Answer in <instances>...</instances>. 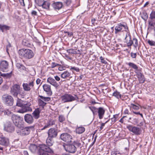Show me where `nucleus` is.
<instances>
[{
  "mask_svg": "<svg viewBox=\"0 0 155 155\" xmlns=\"http://www.w3.org/2000/svg\"><path fill=\"white\" fill-rule=\"evenodd\" d=\"M18 53L21 57L27 59L33 58L34 55L33 51L28 49L22 48L20 49L18 51Z\"/></svg>",
  "mask_w": 155,
  "mask_h": 155,
  "instance_id": "obj_1",
  "label": "nucleus"
},
{
  "mask_svg": "<svg viewBox=\"0 0 155 155\" xmlns=\"http://www.w3.org/2000/svg\"><path fill=\"white\" fill-rule=\"evenodd\" d=\"M39 153L40 155H51L54 153V151L45 144H42L39 145Z\"/></svg>",
  "mask_w": 155,
  "mask_h": 155,
  "instance_id": "obj_2",
  "label": "nucleus"
},
{
  "mask_svg": "<svg viewBox=\"0 0 155 155\" xmlns=\"http://www.w3.org/2000/svg\"><path fill=\"white\" fill-rule=\"evenodd\" d=\"M11 119L13 124L18 127H21L23 125V120L22 117L15 114H13L11 117Z\"/></svg>",
  "mask_w": 155,
  "mask_h": 155,
  "instance_id": "obj_3",
  "label": "nucleus"
},
{
  "mask_svg": "<svg viewBox=\"0 0 155 155\" xmlns=\"http://www.w3.org/2000/svg\"><path fill=\"white\" fill-rule=\"evenodd\" d=\"M61 99L62 101L64 103H66L71 102L78 99L76 95H74V96L70 94H65L61 97Z\"/></svg>",
  "mask_w": 155,
  "mask_h": 155,
  "instance_id": "obj_4",
  "label": "nucleus"
},
{
  "mask_svg": "<svg viewBox=\"0 0 155 155\" xmlns=\"http://www.w3.org/2000/svg\"><path fill=\"white\" fill-rule=\"evenodd\" d=\"M128 27V26L126 23H118L115 27V33L117 34L120 32H123L125 30H127Z\"/></svg>",
  "mask_w": 155,
  "mask_h": 155,
  "instance_id": "obj_5",
  "label": "nucleus"
},
{
  "mask_svg": "<svg viewBox=\"0 0 155 155\" xmlns=\"http://www.w3.org/2000/svg\"><path fill=\"white\" fill-rule=\"evenodd\" d=\"M38 97H40V98L38 99V102L39 106L40 107L43 109L47 104L46 102H48L51 100V98L49 97H45L40 95L38 96Z\"/></svg>",
  "mask_w": 155,
  "mask_h": 155,
  "instance_id": "obj_6",
  "label": "nucleus"
},
{
  "mask_svg": "<svg viewBox=\"0 0 155 155\" xmlns=\"http://www.w3.org/2000/svg\"><path fill=\"white\" fill-rule=\"evenodd\" d=\"M125 43L127 44V46L128 47H131L132 45L135 48H136L138 45L137 39L135 38H134L132 39L131 38H129L125 40Z\"/></svg>",
  "mask_w": 155,
  "mask_h": 155,
  "instance_id": "obj_7",
  "label": "nucleus"
},
{
  "mask_svg": "<svg viewBox=\"0 0 155 155\" xmlns=\"http://www.w3.org/2000/svg\"><path fill=\"white\" fill-rule=\"evenodd\" d=\"M127 128L129 131L136 135H139L141 133L142 130L141 128L137 127L131 125H128L127 126Z\"/></svg>",
  "mask_w": 155,
  "mask_h": 155,
  "instance_id": "obj_8",
  "label": "nucleus"
},
{
  "mask_svg": "<svg viewBox=\"0 0 155 155\" xmlns=\"http://www.w3.org/2000/svg\"><path fill=\"white\" fill-rule=\"evenodd\" d=\"M31 105V103L28 101H26L21 109H19L18 112L21 113H23L28 112L31 111L32 109L30 107Z\"/></svg>",
  "mask_w": 155,
  "mask_h": 155,
  "instance_id": "obj_9",
  "label": "nucleus"
},
{
  "mask_svg": "<svg viewBox=\"0 0 155 155\" xmlns=\"http://www.w3.org/2000/svg\"><path fill=\"white\" fill-rule=\"evenodd\" d=\"M34 81L31 80L27 83H23L22 84L23 88L24 91H28L31 89H34Z\"/></svg>",
  "mask_w": 155,
  "mask_h": 155,
  "instance_id": "obj_10",
  "label": "nucleus"
},
{
  "mask_svg": "<svg viewBox=\"0 0 155 155\" xmlns=\"http://www.w3.org/2000/svg\"><path fill=\"white\" fill-rule=\"evenodd\" d=\"M34 130V126H28L21 129L20 131V133L22 136L27 135L30 134L31 131H33Z\"/></svg>",
  "mask_w": 155,
  "mask_h": 155,
  "instance_id": "obj_11",
  "label": "nucleus"
},
{
  "mask_svg": "<svg viewBox=\"0 0 155 155\" xmlns=\"http://www.w3.org/2000/svg\"><path fill=\"white\" fill-rule=\"evenodd\" d=\"M64 146L65 150L70 153H74L77 150L76 147L73 144H66Z\"/></svg>",
  "mask_w": 155,
  "mask_h": 155,
  "instance_id": "obj_12",
  "label": "nucleus"
},
{
  "mask_svg": "<svg viewBox=\"0 0 155 155\" xmlns=\"http://www.w3.org/2000/svg\"><path fill=\"white\" fill-rule=\"evenodd\" d=\"M58 130L55 128H50L48 131V137L53 138H56L58 134Z\"/></svg>",
  "mask_w": 155,
  "mask_h": 155,
  "instance_id": "obj_13",
  "label": "nucleus"
},
{
  "mask_svg": "<svg viewBox=\"0 0 155 155\" xmlns=\"http://www.w3.org/2000/svg\"><path fill=\"white\" fill-rule=\"evenodd\" d=\"M11 92L15 97H17L21 93L20 86L17 84L14 85L11 88Z\"/></svg>",
  "mask_w": 155,
  "mask_h": 155,
  "instance_id": "obj_14",
  "label": "nucleus"
},
{
  "mask_svg": "<svg viewBox=\"0 0 155 155\" xmlns=\"http://www.w3.org/2000/svg\"><path fill=\"white\" fill-rule=\"evenodd\" d=\"M61 139L64 141L69 143L71 142L72 139L71 136L67 133H64L61 134L60 135Z\"/></svg>",
  "mask_w": 155,
  "mask_h": 155,
  "instance_id": "obj_15",
  "label": "nucleus"
},
{
  "mask_svg": "<svg viewBox=\"0 0 155 155\" xmlns=\"http://www.w3.org/2000/svg\"><path fill=\"white\" fill-rule=\"evenodd\" d=\"M8 67V63L6 61H2L0 63V70L3 72L7 71Z\"/></svg>",
  "mask_w": 155,
  "mask_h": 155,
  "instance_id": "obj_16",
  "label": "nucleus"
},
{
  "mask_svg": "<svg viewBox=\"0 0 155 155\" xmlns=\"http://www.w3.org/2000/svg\"><path fill=\"white\" fill-rule=\"evenodd\" d=\"M1 99L3 103L6 105H10V95L5 94L2 96Z\"/></svg>",
  "mask_w": 155,
  "mask_h": 155,
  "instance_id": "obj_17",
  "label": "nucleus"
},
{
  "mask_svg": "<svg viewBox=\"0 0 155 155\" xmlns=\"http://www.w3.org/2000/svg\"><path fill=\"white\" fill-rule=\"evenodd\" d=\"M43 88L48 96H51L52 94V90L51 89V85L47 84H45L43 85Z\"/></svg>",
  "mask_w": 155,
  "mask_h": 155,
  "instance_id": "obj_18",
  "label": "nucleus"
},
{
  "mask_svg": "<svg viewBox=\"0 0 155 155\" xmlns=\"http://www.w3.org/2000/svg\"><path fill=\"white\" fill-rule=\"evenodd\" d=\"M24 119L25 121L28 124L33 123L34 121L32 116L30 114H26L24 116Z\"/></svg>",
  "mask_w": 155,
  "mask_h": 155,
  "instance_id": "obj_19",
  "label": "nucleus"
},
{
  "mask_svg": "<svg viewBox=\"0 0 155 155\" xmlns=\"http://www.w3.org/2000/svg\"><path fill=\"white\" fill-rule=\"evenodd\" d=\"M47 82L55 87L56 89L59 87L60 85L53 78L49 77L47 80Z\"/></svg>",
  "mask_w": 155,
  "mask_h": 155,
  "instance_id": "obj_20",
  "label": "nucleus"
},
{
  "mask_svg": "<svg viewBox=\"0 0 155 155\" xmlns=\"http://www.w3.org/2000/svg\"><path fill=\"white\" fill-rule=\"evenodd\" d=\"M52 6L55 10H59L63 7V5L61 2H57L53 3Z\"/></svg>",
  "mask_w": 155,
  "mask_h": 155,
  "instance_id": "obj_21",
  "label": "nucleus"
},
{
  "mask_svg": "<svg viewBox=\"0 0 155 155\" xmlns=\"http://www.w3.org/2000/svg\"><path fill=\"white\" fill-rule=\"evenodd\" d=\"M41 111V110L39 108L35 109L32 113V116L34 119H38L40 117Z\"/></svg>",
  "mask_w": 155,
  "mask_h": 155,
  "instance_id": "obj_22",
  "label": "nucleus"
},
{
  "mask_svg": "<svg viewBox=\"0 0 155 155\" xmlns=\"http://www.w3.org/2000/svg\"><path fill=\"white\" fill-rule=\"evenodd\" d=\"M97 114L99 118L101 119L103 117L105 114V110L104 108L102 107H99L98 108Z\"/></svg>",
  "mask_w": 155,
  "mask_h": 155,
  "instance_id": "obj_23",
  "label": "nucleus"
},
{
  "mask_svg": "<svg viewBox=\"0 0 155 155\" xmlns=\"http://www.w3.org/2000/svg\"><path fill=\"white\" fill-rule=\"evenodd\" d=\"M136 73L140 83H143L145 81L144 75L140 72H136Z\"/></svg>",
  "mask_w": 155,
  "mask_h": 155,
  "instance_id": "obj_24",
  "label": "nucleus"
},
{
  "mask_svg": "<svg viewBox=\"0 0 155 155\" xmlns=\"http://www.w3.org/2000/svg\"><path fill=\"white\" fill-rule=\"evenodd\" d=\"M29 149L32 152L34 153L39 150V147H38L35 144H31L29 147Z\"/></svg>",
  "mask_w": 155,
  "mask_h": 155,
  "instance_id": "obj_25",
  "label": "nucleus"
},
{
  "mask_svg": "<svg viewBox=\"0 0 155 155\" xmlns=\"http://www.w3.org/2000/svg\"><path fill=\"white\" fill-rule=\"evenodd\" d=\"M9 140L2 136H0V144L7 145Z\"/></svg>",
  "mask_w": 155,
  "mask_h": 155,
  "instance_id": "obj_26",
  "label": "nucleus"
},
{
  "mask_svg": "<svg viewBox=\"0 0 155 155\" xmlns=\"http://www.w3.org/2000/svg\"><path fill=\"white\" fill-rule=\"evenodd\" d=\"M53 138L48 137L46 140V143L47 146L49 147L53 145L54 143V141L53 140Z\"/></svg>",
  "mask_w": 155,
  "mask_h": 155,
  "instance_id": "obj_27",
  "label": "nucleus"
},
{
  "mask_svg": "<svg viewBox=\"0 0 155 155\" xmlns=\"http://www.w3.org/2000/svg\"><path fill=\"white\" fill-rule=\"evenodd\" d=\"M10 29V27L9 26L5 25L0 24V30L2 32H6L7 31L9 30Z\"/></svg>",
  "mask_w": 155,
  "mask_h": 155,
  "instance_id": "obj_28",
  "label": "nucleus"
},
{
  "mask_svg": "<svg viewBox=\"0 0 155 155\" xmlns=\"http://www.w3.org/2000/svg\"><path fill=\"white\" fill-rule=\"evenodd\" d=\"M22 44L24 46L28 47H31L32 45L29 41L26 39H24L23 40Z\"/></svg>",
  "mask_w": 155,
  "mask_h": 155,
  "instance_id": "obj_29",
  "label": "nucleus"
},
{
  "mask_svg": "<svg viewBox=\"0 0 155 155\" xmlns=\"http://www.w3.org/2000/svg\"><path fill=\"white\" fill-rule=\"evenodd\" d=\"M71 74V73L68 71H64L63 73L61 74V77L63 78H67L70 77Z\"/></svg>",
  "mask_w": 155,
  "mask_h": 155,
  "instance_id": "obj_30",
  "label": "nucleus"
},
{
  "mask_svg": "<svg viewBox=\"0 0 155 155\" xmlns=\"http://www.w3.org/2000/svg\"><path fill=\"white\" fill-rule=\"evenodd\" d=\"M26 101L18 98L17 101L16 105L21 107V108L23 106L25 105V103Z\"/></svg>",
  "mask_w": 155,
  "mask_h": 155,
  "instance_id": "obj_31",
  "label": "nucleus"
},
{
  "mask_svg": "<svg viewBox=\"0 0 155 155\" xmlns=\"http://www.w3.org/2000/svg\"><path fill=\"white\" fill-rule=\"evenodd\" d=\"M4 130L6 132L9 133L10 132V122H7L4 124Z\"/></svg>",
  "mask_w": 155,
  "mask_h": 155,
  "instance_id": "obj_32",
  "label": "nucleus"
},
{
  "mask_svg": "<svg viewBox=\"0 0 155 155\" xmlns=\"http://www.w3.org/2000/svg\"><path fill=\"white\" fill-rule=\"evenodd\" d=\"M42 4L41 6L43 8L47 10L49 9L50 4L48 2L45 1Z\"/></svg>",
  "mask_w": 155,
  "mask_h": 155,
  "instance_id": "obj_33",
  "label": "nucleus"
},
{
  "mask_svg": "<svg viewBox=\"0 0 155 155\" xmlns=\"http://www.w3.org/2000/svg\"><path fill=\"white\" fill-rule=\"evenodd\" d=\"M85 130V129L83 127H79L77 128L76 130V132L77 134H81L83 133Z\"/></svg>",
  "mask_w": 155,
  "mask_h": 155,
  "instance_id": "obj_34",
  "label": "nucleus"
},
{
  "mask_svg": "<svg viewBox=\"0 0 155 155\" xmlns=\"http://www.w3.org/2000/svg\"><path fill=\"white\" fill-rule=\"evenodd\" d=\"M112 96H114L118 99H121V95L119 92L117 91H116L113 93Z\"/></svg>",
  "mask_w": 155,
  "mask_h": 155,
  "instance_id": "obj_35",
  "label": "nucleus"
},
{
  "mask_svg": "<svg viewBox=\"0 0 155 155\" xmlns=\"http://www.w3.org/2000/svg\"><path fill=\"white\" fill-rule=\"evenodd\" d=\"M89 108L92 112L94 115H97V114L98 108H96L95 107H92L89 106L88 107Z\"/></svg>",
  "mask_w": 155,
  "mask_h": 155,
  "instance_id": "obj_36",
  "label": "nucleus"
},
{
  "mask_svg": "<svg viewBox=\"0 0 155 155\" xmlns=\"http://www.w3.org/2000/svg\"><path fill=\"white\" fill-rule=\"evenodd\" d=\"M126 64L130 67L136 70H137L138 67L137 65L133 63L129 62L127 63Z\"/></svg>",
  "mask_w": 155,
  "mask_h": 155,
  "instance_id": "obj_37",
  "label": "nucleus"
},
{
  "mask_svg": "<svg viewBox=\"0 0 155 155\" xmlns=\"http://www.w3.org/2000/svg\"><path fill=\"white\" fill-rule=\"evenodd\" d=\"M124 31L127 32L125 40L128 39L129 38H131V35L130 32V31L128 27L127 30H126Z\"/></svg>",
  "mask_w": 155,
  "mask_h": 155,
  "instance_id": "obj_38",
  "label": "nucleus"
},
{
  "mask_svg": "<svg viewBox=\"0 0 155 155\" xmlns=\"http://www.w3.org/2000/svg\"><path fill=\"white\" fill-rule=\"evenodd\" d=\"M150 20H149V25L150 27H154L155 25V21L153 20L154 19H150Z\"/></svg>",
  "mask_w": 155,
  "mask_h": 155,
  "instance_id": "obj_39",
  "label": "nucleus"
},
{
  "mask_svg": "<svg viewBox=\"0 0 155 155\" xmlns=\"http://www.w3.org/2000/svg\"><path fill=\"white\" fill-rule=\"evenodd\" d=\"M67 52L70 54H77V51L74 50L73 49H70L67 50Z\"/></svg>",
  "mask_w": 155,
  "mask_h": 155,
  "instance_id": "obj_40",
  "label": "nucleus"
},
{
  "mask_svg": "<svg viewBox=\"0 0 155 155\" xmlns=\"http://www.w3.org/2000/svg\"><path fill=\"white\" fill-rule=\"evenodd\" d=\"M142 18L144 20H146L148 18V15L146 12H143L141 15Z\"/></svg>",
  "mask_w": 155,
  "mask_h": 155,
  "instance_id": "obj_41",
  "label": "nucleus"
},
{
  "mask_svg": "<svg viewBox=\"0 0 155 155\" xmlns=\"http://www.w3.org/2000/svg\"><path fill=\"white\" fill-rule=\"evenodd\" d=\"M44 1V0H35V2L36 4L39 6H41Z\"/></svg>",
  "mask_w": 155,
  "mask_h": 155,
  "instance_id": "obj_42",
  "label": "nucleus"
},
{
  "mask_svg": "<svg viewBox=\"0 0 155 155\" xmlns=\"http://www.w3.org/2000/svg\"><path fill=\"white\" fill-rule=\"evenodd\" d=\"M65 120V118L63 115H59L58 117V121L61 123L63 122Z\"/></svg>",
  "mask_w": 155,
  "mask_h": 155,
  "instance_id": "obj_43",
  "label": "nucleus"
},
{
  "mask_svg": "<svg viewBox=\"0 0 155 155\" xmlns=\"http://www.w3.org/2000/svg\"><path fill=\"white\" fill-rule=\"evenodd\" d=\"M47 124L49 127L50 126L55 124V121L54 120H50L48 122Z\"/></svg>",
  "mask_w": 155,
  "mask_h": 155,
  "instance_id": "obj_44",
  "label": "nucleus"
},
{
  "mask_svg": "<svg viewBox=\"0 0 155 155\" xmlns=\"http://www.w3.org/2000/svg\"><path fill=\"white\" fill-rule=\"evenodd\" d=\"M0 75L6 78H10V73L2 74L0 72Z\"/></svg>",
  "mask_w": 155,
  "mask_h": 155,
  "instance_id": "obj_45",
  "label": "nucleus"
},
{
  "mask_svg": "<svg viewBox=\"0 0 155 155\" xmlns=\"http://www.w3.org/2000/svg\"><path fill=\"white\" fill-rule=\"evenodd\" d=\"M73 145L78 147H81V143L79 141L77 140L74 141L73 143Z\"/></svg>",
  "mask_w": 155,
  "mask_h": 155,
  "instance_id": "obj_46",
  "label": "nucleus"
},
{
  "mask_svg": "<svg viewBox=\"0 0 155 155\" xmlns=\"http://www.w3.org/2000/svg\"><path fill=\"white\" fill-rule=\"evenodd\" d=\"M150 19L155 18V11H152L150 15Z\"/></svg>",
  "mask_w": 155,
  "mask_h": 155,
  "instance_id": "obj_47",
  "label": "nucleus"
},
{
  "mask_svg": "<svg viewBox=\"0 0 155 155\" xmlns=\"http://www.w3.org/2000/svg\"><path fill=\"white\" fill-rule=\"evenodd\" d=\"M100 59L101 60V62L103 64H107V62L105 60L104 58H103L102 56H101L100 57Z\"/></svg>",
  "mask_w": 155,
  "mask_h": 155,
  "instance_id": "obj_48",
  "label": "nucleus"
},
{
  "mask_svg": "<svg viewBox=\"0 0 155 155\" xmlns=\"http://www.w3.org/2000/svg\"><path fill=\"white\" fill-rule=\"evenodd\" d=\"M131 107H132V108H133L135 110H137L139 109V106H137L133 104H131Z\"/></svg>",
  "mask_w": 155,
  "mask_h": 155,
  "instance_id": "obj_49",
  "label": "nucleus"
},
{
  "mask_svg": "<svg viewBox=\"0 0 155 155\" xmlns=\"http://www.w3.org/2000/svg\"><path fill=\"white\" fill-rule=\"evenodd\" d=\"M59 65H60V64H58L57 63L54 62H52L51 64V68H53L57 66H59Z\"/></svg>",
  "mask_w": 155,
  "mask_h": 155,
  "instance_id": "obj_50",
  "label": "nucleus"
},
{
  "mask_svg": "<svg viewBox=\"0 0 155 155\" xmlns=\"http://www.w3.org/2000/svg\"><path fill=\"white\" fill-rule=\"evenodd\" d=\"M147 42L150 45L155 46V42L154 41L148 40Z\"/></svg>",
  "mask_w": 155,
  "mask_h": 155,
  "instance_id": "obj_51",
  "label": "nucleus"
},
{
  "mask_svg": "<svg viewBox=\"0 0 155 155\" xmlns=\"http://www.w3.org/2000/svg\"><path fill=\"white\" fill-rule=\"evenodd\" d=\"M111 155H122L121 153L117 151H113L111 152Z\"/></svg>",
  "mask_w": 155,
  "mask_h": 155,
  "instance_id": "obj_52",
  "label": "nucleus"
},
{
  "mask_svg": "<svg viewBox=\"0 0 155 155\" xmlns=\"http://www.w3.org/2000/svg\"><path fill=\"white\" fill-rule=\"evenodd\" d=\"M64 3L67 6L70 5L71 3V0H64Z\"/></svg>",
  "mask_w": 155,
  "mask_h": 155,
  "instance_id": "obj_53",
  "label": "nucleus"
},
{
  "mask_svg": "<svg viewBox=\"0 0 155 155\" xmlns=\"http://www.w3.org/2000/svg\"><path fill=\"white\" fill-rule=\"evenodd\" d=\"M64 33H67L68 36L69 37H71L73 35V33L72 32H69L67 31H64Z\"/></svg>",
  "mask_w": 155,
  "mask_h": 155,
  "instance_id": "obj_54",
  "label": "nucleus"
},
{
  "mask_svg": "<svg viewBox=\"0 0 155 155\" xmlns=\"http://www.w3.org/2000/svg\"><path fill=\"white\" fill-rule=\"evenodd\" d=\"M70 69L71 70H74L77 72H79L80 71L79 69L78 68L76 67H71Z\"/></svg>",
  "mask_w": 155,
  "mask_h": 155,
  "instance_id": "obj_55",
  "label": "nucleus"
},
{
  "mask_svg": "<svg viewBox=\"0 0 155 155\" xmlns=\"http://www.w3.org/2000/svg\"><path fill=\"white\" fill-rule=\"evenodd\" d=\"M131 56L133 58H135L137 57V54L136 53H133L132 52L130 53Z\"/></svg>",
  "mask_w": 155,
  "mask_h": 155,
  "instance_id": "obj_56",
  "label": "nucleus"
},
{
  "mask_svg": "<svg viewBox=\"0 0 155 155\" xmlns=\"http://www.w3.org/2000/svg\"><path fill=\"white\" fill-rule=\"evenodd\" d=\"M10 48V43H8V45H7L6 47V51L7 52L8 54L10 55L9 52V48Z\"/></svg>",
  "mask_w": 155,
  "mask_h": 155,
  "instance_id": "obj_57",
  "label": "nucleus"
},
{
  "mask_svg": "<svg viewBox=\"0 0 155 155\" xmlns=\"http://www.w3.org/2000/svg\"><path fill=\"white\" fill-rule=\"evenodd\" d=\"M31 15H34V16H35H35L37 15V12L33 10V11H32L31 12Z\"/></svg>",
  "mask_w": 155,
  "mask_h": 155,
  "instance_id": "obj_58",
  "label": "nucleus"
},
{
  "mask_svg": "<svg viewBox=\"0 0 155 155\" xmlns=\"http://www.w3.org/2000/svg\"><path fill=\"white\" fill-rule=\"evenodd\" d=\"M133 122L135 124H137L139 123V120L138 119L134 118L133 119Z\"/></svg>",
  "mask_w": 155,
  "mask_h": 155,
  "instance_id": "obj_59",
  "label": "nucleus"
},
{
  "mask_svg": "<svg viewBox=\"0 0 155 155\" xmlns=\"http://www.w3.org/2000/svg\"><path fill=\"white\" fill-rule=\"evenodd\" d=\"M59 67L58 68V70L60 71H62L64 70V67L61 65V64L59 65Z\"/></svg>",
  "mask_w": 155,
  "mask_h": 155,
  "instance_id": "obj_60",
  "label": "nucleus"
},
{
  "mask_svg": "<svg viewBox=\"0 0 155 155\" xmlns=\"http://www.w3.org/2000/svg\"><path fill=\"white\" fill-rule=\"evenodd\" d=\"M48 127H49L48 125H47V124L45 125L43 127L41 128L40 130H44L45 129H46L47 128H48Z\"/></svg>",
  "mask_w": 155,
  "mask_h": 155,
  "instance_id": "obj_61",
  "label": "nucleus"
},
{
  "mask_svg": "<svg viewBox=\"0 0 155 155\" xmlns=\"http://www.w3.org/2000/svg\"><path fill=\"white\" fill-rule=\"evenodd\" d=\"M2 88L4 90H5L9 88V86L6 85H4L2 86Z\"/></svg>",
  "mask_w": 155,
  "mask_h": 155,
  "instance_id": "obj_62",
  "label": "nucleus"
},
{
  "mask_svg": "<svg viewBox=\"0 0 155 155\" xmlns=\"http://www.w3.org/2000/svg\"><path fill=\"white\" fill-rule=\"evenodd\" d=\"M54 78L55 80L57 81H59L60 80V78L58 76H55Z\"/></svg>",
  "mask_w": 155,
  "mask_h": 155,
  "instance_id": "obj_63",
  "label": "nucleus"
},
{
  "mask_svg": "<svg viewBox=\"0 0 155 155\" xmlns=\"http://www.w3.org/2000/svg\"><path fill=\"white\" fill-rule=\"evenodd\" d=\"M96 21V19L95 18H92L91 20V22H92V23L93 25H95V21Z\"/></svg>",
  "mask_w": 155,
  "mask_h": 155,
  "instance_id": "obj_64",
  "label": "nucleus"
}]
</instances>
